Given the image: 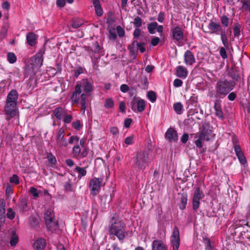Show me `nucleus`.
<instances>
[{"label": "nucleus", "mask_w": 250, "mask_h": 250, "mask_svg": "<svg viewBox=\"0 0 250 250\" xmlns=\"http://www.w3.org/2000/svg\"><path fill=\"white\" fill-rule=\"evenodd\" d=\"M170 243L173 247V250H178L180 245V232L177 227L173 228L170 236Z\"/></svg>", "instance_id": "obj_13"}, {"label": "nucleus", "mask_w": 250, "mask_h": 250, "mask_svg": "<svg viewBox=\"0 0 250 250\" xmlns=\"http://www.w3.org/2000/svg\"><path fill=\"white\" fill-rule=\"evenodd\" d=\"M125 229V224L121 219L113 216L110 221L108 232L110 236H116L123 243L126 234Z\"/></svg>", "instance_id": "obj_2"}, {"label": "nucleus", "mask_w": 250, "mask_h": 250, "mask_svg": "<svg viewBox=\"0 0 250 250\" xmlns=\"http://www.w3.org/2000/svg\"><path fill=\"white\" fill-rule=\"evenodd\" d=\"M236 97V95L234 92L229 93L228 96V98L231 101H234Z\"/></svg>", "instance_id": "obj_63"}, {"label": "nucleus", "mask_w": 250, "mask_h": 250, "mask_svg": "<svg viewBox=\"0 0 250 250\" xmlns=\"http://www.w3.org/2000/svg\"><path fill=\"white\" fill-rule=\"evenodd\" d=\"M234 150L240 163L242 165L246 164L247 160L240 146L238 144L234 145Z\"/></svg>", "instance_id": "obj_17"}, {"label": "nucleus", "mask_w": 250, "mask_h": 250, "mask_svg": "<svg viewBox=\"0 0 250 250\" xmlns=\"http://www.w3.org/2000/svg\"><path fill=\"white\" fill-rule=\"evenodd\" d=\"M134 38L132 43L128 46L130 52L136 56L138 50L143 53L146 51L145 45L146 44V39L141 32H133Z\"/></svg>", "instance_id": "obj_5"}, {"label": "nucleus", "mask_w": 250, "mask_h": 250, "mask_svg": "<svg viewBox=\"0 0 250 250\" xmlns=\"http://www.w3.org/2000/svg\"><path fill=\"white\" fill-rule=\"evenodd\" d=\"M72 154L76 158H84L87 156L88 151L85 147L81 149L79 145H75L73 147Z\"/></svg>", "instance_id": "obj_16"}, {"label": "nucleus", "mask_w": 250, "mask_h": 250, "mask_svg": "<svg viewBox=\"0 0 250 250\" xmlns=\"http://www.w3.org/2000/svg\"><path fill=\"white\" fill-rule=\"evenodd\" d=\"M173 109L175 112L179 115H181L183 112V105L180 102H177L173 105Z\"/></svg>", "instance_id": "obj_33"}, {"label": "nucleus", "mask_w": 250, "mask_h": 250, "mask_svg": "<svg viewBox=\"0 0 250 250\" xmlns=\"http://www.w3.org/2000/svg\"><path fill=\"white\" fill-rule=\"evenodd\" d=\"M38 36L35 32H28L26 35V40L28 45L35 46L37 43Z\"/></svg>", "instance_id": "obj_21"}, {"label": "nucleus", "mask_w": 250, "mask_h": 250, "mask_svg": "<svg viewBox=\"0 0 250 250\" xmlns=\"http://www.w3.org/2000/svg\"><path fill=\"white\" fill-rule=\"evenodd\" d=\"M132 23L135 28L134 31H141L140 27L142 25V20L140 17L138 16L135 17Z\"/></svg>", "instance_id": "obj_31"}, {"label": "nucleus", "mask_w": 250, "mask_h": 250, "mask_svg": "<svg viewBox=\"0 0 250 250\" xmlns=\"http://www.w3.org/2000/svg\"><path fill=\"white\" fill-rule=\"evenodd\" d=\"M198 103V97L195 94H193L186 102L187 108L190 110L194 109L196 107Z\"/></svg>", "instance_id": "obj_23"}, {"label": "nucleus", "mask_w": 250, "mask_h": 250, "mask_svg": "<svg viewBox=\"0 0 250 250\" xmlns=\"http://www.w3.org/2000/svg\"><path fill=\"white\" fill-rule=\"evenodd\" d=\"M105 250H121V249L118 246L117 244L114 243L111 246V248H106Z\"/></svg>", "instance_id": "obj_64"}, {"label": "nucleus", "mask_w": 250, "mask_h": 250, "mask_svg": "<svg viewBox=\"0 0 250 250\" xmlns=\"http://www.w3.org/2000/svg\"><path fill=\"white\" fill-rule=\"evenodd\" d=\"M229 32H222L221 35V40L222 43L225 47H229V42L228 41L227 36Z\"/></svg>", "instance_id": "obj_39"}, {"label": "nucleus", "mask_w": 250, "mask_h": 250, "mask_svg": "<svg viewBox=\"0 0 250 250\" xmlns=\"http://www.w3.org/2000/svg\"><path fill=\"white\" fill-rule=\"evenodd\" d=\"M56 141L58 147H66L68 146L67 140L64 138V129L63 128L57 130Z\"/></svg>", "instance_id": "obj_14"}, {"label": "nucleus", "mask_w": 250, "mask_h": 250, "mask_svg": "<svg viewBox=\"0 0 250 250\" xmlns=\"http://www.w3.org/2000/svg\"><path fill=\"white\" fill-rule=\"evenodd\" d=\"M147 97L151 103H154L157 99L156 93L153 91H149L147 92Z\"/></svg>", "instance_id": "obj_42"}, {"label": "nucleus", "mask_w": 250, "mask_h": 250, "mask_svg": "<svg viewBox=\"0 0 250 250\" xmlns=\"http://www.w3.org/2000/svg\"><path fill=\"white\" fill-rule=\"evenodd\" d=\"M172 37L174 42H180L184 39L183 32H172Z\"/></svg>", "instance_id": "obj_32"}, {"label": "nucleus", "mask_w": 250, "mask_h": 250, "mask_svg": "<svg viewBox=\"0 0 250 250\" xmlns=\"http://www.w3.org/2000/svg\"><path fill=\"white\" fill-rule=\"evenodd\" d=\"M9 181L11 183H13L16 185H18L19 184V177L16 174L13 175V176L11 177H10Z\"/></svg>", "instance_id": "obj_49"}, {"label": "nucleus", "mask_w": 250, "mask_h": 250, "mask_svg": "<svg viewBox=\"0 0 250 250\" xmlns=\"http://www.w3.org/2000/svg\"><path fill=\"white\" fill-rule=\"evenodd\" d=\"M103 179L94 177L92 178L89 184L90 194L93 196L97 195L99 192L102 184Z\"/></svg>", "instance_id": "obj_10"}, {"label": "nucleus", "mask_w": 250, "mask_h": 250, "mask_svg": "<svg viewBox=\"0 0 250 250\" xmlns=\"http://www.w3.org/2000/svg\"><path fill=\"white\" fill-rule=\"evenodd\" d=\"M134 137L133 135L127 137L125 140V143L127 145H132L133 143Z\"/></svg>", "instance_id": "obj_55"}, {"label": "nucleus", "mask_w": 250, "mask_h": 250, "mask_svg": "<svg viewBox=\"0 0 250 250\" xmlns=\"http://www.w3.org/2000/svg\"><path fill=\"white\" fill-rule=\"evenodd\" d=\"M188 73L187 69L182 66H178L176 68V75L179 78H186Z\"/></svg>", "instance_id": "obj_25"}, {"label": "nucleus", "mask_w": 250, "mask_h": 250, "mask_svg": "<svg viewBox=\"0 0 250 250\" xmlns=\"http://www.w3.org/2000/svg\"><path fill=\"white\" fill-rule=\"evenodd\" d=\"M6 215L8 219L12 220L15 218V213L13 211L11 208H9L7 209Z\"/></svg>", "instance_id": "obj_48"}, {"label": "nucleus", "mask_w": 250, "mask_h": 250, "mask_svg": "<svg viewBox=\"0 0 250 250\" xmlns=\"http://www.w3.org/2000/svg\"><path fill=\"white\" fill-rule=\"evenodd\" d=\"M95 53L97 54V57H100V56L103 55L104 54L102 53V49L101 48L100 45L97 42H96L95 44Z\"/></svg>", "instance_id": "obj_46"}, {"label": "nucleus", "mask_w": 250, "mask_h": 250, "mask_svg": "<svg viewBox=\"0 0 250 250\" xmlns=\"http://www.w3.org/2000/svg\"><path fill=\"white\" fill-rule=\"evenodd\" d=\"M79 141V138L77 136H72L70 137L68 143L70 144H72L74 143H78Z\"/></svg>", "instance_id": "obj_52"}, {"label": "nucleus", "mask_w": 250, "mask_h": 250, "mask_svg": "<svg viewBox=\"0 0 250 250\" xmlns=\"http://www.w3.org/2000/svg\"><path fill=\"white\" fill-rule=\"evenodd\" d=\"M165 137L168 141L177 142L178 140V135L177 131L172 128H169L165 133Z\"/></svg>", "instance_id": "obj_18"}, {"label": "nucleus", "mask_w": 250, "mask_h": 250, "mask_svg": "<svg viewBox=\"0 0 250 250\" xmlns=\"http://www.w3.org/2000/svg\"><path fill=\"white\" fill-rule=\"evenodd\" d=\"M183 82L179 79H175L173 82V85L176 87L181 86Z\"/></svg>", "instance_id": "obj_56"}, {"label": "nucleus", "mask_w": 250, "mask_h": 250, "mask_svg": "<svg viewBox=\"0 0 250 250\" xmlns=\"http://www.w3.org/2000/svg\"><path fill=\"white\" fill-rule=\"evenodd\" d=\"M165 19V14L164 12H161L158 15L157 20L160 22H163Z\"/></svg>", "instance_id": "obj_59"}, {"label": "nucleus", "mask_w": 250, "mask_h": 250, "mask_svg": "<svg viewBox=\"0 0 250 250\" xmlns=\"http://www.w3.org/2000/svg\"><path fill=\"white\" fill-rule=\"evenodd\" d=\"M62 111L63 109L62 107L56 108L53 111V114L57 119L61 120Z\"/></svg>", "instance_id": "obj_43"}, {"label": "nucleus", "mask_w": 250, "mask_h": 250, "mask_svg": "<svg viewBox=\"0 0 250 250\" xmlns=\"http://www.w3.org/2000/svg\"><path fill=\"white\" fill-rule=\"evenodd\" d=\"M7 59L10 63L13 64L17 61V57L14 53L9 52L7 54Z\"/></svg>", "instance_id": "obj_40"}, {"label": "nucleus", "mask_w": 250, "mask_h": 250, "mask_svg": "<svg viewBox=\"0 0 250 250\" xmlns=\"http://www.w3.org/2000/svg\"><path fill=\"white\" fill-rule=\"evenodd\" d=\"M132 120L130 118L125 119L124 122V126L126 128H129L132 123Z\"/></svg>", "instance_id": "obj_60"}, {"label": "nucleus", "mask_w": 250, "mask_h": 250, "mask_svg": "<svg viewBox=\"0 0 250 250\" xmlns=\"http://www.w3.org/2000/svg\"><path fill=\"white\" fill-rule=\"evenodd\" d=\"M152 250H167L163 242L160 240H154L152 242Z\"/></svg>", "instance_id": "obj_26"}, {"label": "nucleus", "mask_w": 250, "mask_h": 250, "mask_svg": "<svg viewBox=\"0 0 250 250\" xmlns=\"http://www.w3.org/2000/svg\"><path fill=\"white\" fill-rule=\"evenodd\" d=\"M158 26V23L156 22H152L149 23L147 25L148 31H153Z\"/></svg>", "instance_id": "obj_47"}, {"label": "nucleus", "mask_w": 250, "mask_h": 250, "mask_svg": "<svg viewBox=\"0 0 250 250\" xmlns=\"http://www.w3.org/2000/svg\"><path fill=\"white\" fill-rule=\"evenodd\" d=\"M29 192L31 194L34 199H36L39 196V194L41 193V191L37 189L34 187H31L29 189Z\"/></svg>", "instance_id": "obj_37"}, {"label": "nucleus", "mask_w": 250, "mask_h": 250, "mask_svg": "<svg viewBox=\"0 0 250 250\" xmlns=\"http://www.w3.org/2000/svg\"><path fill=\"white\" fill-rule=\"evenodd\" d=\"M105 23L108 31H124L120 25L116 23L115 18L112 12H109L106 18Z\"/></svg>", "instance_id": "obj_9"}, {"label": "nucleus", "mask_w": 250, "mask_h": 250, "mask_svg": "<svg viewBox=\"0 0 250 250\" xmlns=\"http://www.w3.org/2000/svg\"><path fill=\"white\" fill-rule=\"evenodd\" d=\"M220 21L222 27H227L229 25L230 20L226 15H223L220 17Z\"/></svg>", "instance_id": "obj_38"}, {"label": "nucleus", "mask_w": 250, "mask_h": 250, "mask_svg": "<svg viewBox=\"0 0 250 250\" xmlns=\"http://www.w3.org/2000/svg\"><path fill=\"white\" fill-rule=\"evenodd\" d=\"M130 107L134 112H143L146 107L145 101L144 100H139L137 101L134 98L130 102Z\"/></svg>", "instance_id": "obj_15"}, {"label": "nucleus", "mask_w": 250, "mask_h": 250, "mask_svg": "<svg viewBox=\"0 0 250 250\" xmlns=\"http://www.w3.org/2000/svg\"><path fill=\"white\" fill-rule=\"evenodd\" d=\"M119 108L122 112H125V111L126 106L124 102L122 101L119 104Z\"/></svg>", "instance_id": "obj_61"}, {"label": "nucleus", "mask_w": 250, "mask_h": 250, "mask_svg": "<svg viewBox=\"0 0 250 250\" xmlns=\"http://www.w3.org/2000/svg\"><path fill=\"white\" fill-rule=\"evenodd\" d=\"M95 9V12L97 16H101L103 15V9L101 7V6H99L97 7H94Z\"/></svg>", "instance_id": "obj_57"}, {"label": "nucleus", "mask_w": 250, "mask_h": 250, "mask_svg": "<svg viewBox=\"0 0 250 250\" xmlns=\"http://www.w3.org/2000/svg\"><path fill=\"white\" fill-rule=\"evenodd\" d=\"M214 108L215 111V115L220 119L223 120L224 118V113L221 109L220 104L218 102H215L214 103Z\"/></svg>", "instance_id": "obj_27"}, {"label": "nucleus", "mask_w": 250, "mask_h": 250, "mask_svg": "<svg viewBox=\"0 0 250 250\" xmlns=\"http://www.w3.org/2000/svg\"><path fill=\"white\" fill-rule=\"evenodd\" d=\"M46 158L48 160L50 166L54 167L57 163L56 157L51 152L46 153Z\"/></svg>", "instance_id": "obj_29"}, {"label": "nucleus", "mask_w": 250, "mask_h": 250, "mask_svg": "<svg viewBox=\"0 0 250 250\" xmlns=\"http://www.w3.org/2000/svg\"><path fill=\"white\" fill-rule=\"evenodd\" d=\"M93 90L92 83L85 79L77 83L72 92L70 97L71 103L73 105L80 104L83 114H84L87 108V98L90 96Z\"/></svg>", "instance_id": "obj_1"}, {"label": "nucleus", "mask_w": 250, "mask_h": 250, "mask_svg": "<svg viewBox=\"0 0 250 250\" xmlns=\"http://www.w3.org/2000/svg\"><path fill=\"white\" fill-rule=\"evenodd\" d=\"M46 240L44 238H38L34 243V248L36 250H43L46 246Z\"/></svg>", "instance_id": "obj_24"}, {"label": "nucleus", "mask_w": 250, "mask_h": 250, "mask_svg": "<svg viewBox=\"0 0 250 250\" xmlns=\"http://www.w3.org/2000/svg\"><path fill=\"white\" fill-rule=\"evenodd\" d=\"M205 194L202 189L198 187L195 188V190L193 193V196L192 200L193 209L197 210L200 207V200L203 198Z\"/></svg>", "instance_id": "obj_11"}, {"label": "nucleus", "mask_w": 250, "mask_h": 250, "mask_svg": "<svg viewBox=\"0 0 250 250\" xmlns=\"http://www.w3.org/2000/svg\"><path fill=\"white\" fill-rule=\"evenodd\" d=\"M45 48L42 47L40 50L31 58V64L35 67H41L43 61V55Z\"/></svg>", "instance_id": "obj_12"}, {"label": "nucleus", "mask_w": 250, "mask_h": 250, "mask_svg": "<svg viewBox=\"0 0 250 250\" xmlns=\"http://www.w3.org/2000/svg\"><path fill=\"white\" fill-rule=\"evenodd\" d=\"M212 131L209 125L205 123L203 125L201 130L195 134L194 138V143L198 148L203 147L205 141H208L212 137Z\"/></svg>", "instance_id": "obj_4"}, {"label": "nucleus", "mask_w": 250, "mask_h": 250, "mask_svg": "<svg viewBox=\"0 0 250 250\" xmlns=\"http://www.w3.org/2000/svg\"><path fill=\"white\" fill-rule=\"evenodd\" d=\"M184 62L187 65H191L195 62V59L192 52L187 50L184 55Z\"/></svg>", "instance_id": "obj_20"}, {"label": "nucleus", "mask_w": 250, "mask_h": 250, "mask_svg": "<svg viewBox=\"0 0 250 250\" xmlns=\"http://www.w3.org/2000/svg\"><path fill=\"white\" fill-rule=\"evenodd\" d=\"M72 125L73 127L77 130H79L83 127V125L81 124V121L79 120H77L75 122H73L72 124Z\"/></svg>", "instance_id": "obj_45"}, {"label": "nucleus", "mask_w": 250, "mask_h": 250, "mask_svg": "<svg viewBox=\"0 0 250 250\" xmlns=\"http://www.w3.org/2000/svg\"><path fill=\"white\" fill-rule=\"evenodd\" d=\"M17 206L20 211L23 212L26 210L27 207V201L25 200H21L20 201L18 204L17 205Z\"/></svg>", "instance_id": "obj_35"}, {"label": "nucleus", "mask_w": 250, "mask_h": 250, "mask_svg": "<svg viewBox=\"0 0 250 250\" xmlns=\"http://www.w3.org/2000/svg\"><path fill=\"white\" fill-rule=\"evenodd\" d=\"M220 54L221 57L224 59L228 57L226 49L223 47H221L220 49Z\"/></svg>", "instance_id": "obj_54"}, {"label": "nucleus", "mask_w": 250, "mask_h": 250, "mask_svg": "<svg viewBox=\"0 0 250 250\" xmlns=\"http://www.w3.org/2000/svg\"><path fill=\"white\" fill-rule=\"evenodd\" d=\"M241 6L240 10L242 12H247L250 13V2L247 0H242L241 1Z\"/></svg>", "instance_id": "obj_30"}, {"label": "nucleus", "mask_w": 250, "mask_h": 250, "mask_svg": "<svg viewBox=\"0 0 250 250\" xmlns=\"http://www.w3.org/2000/svg\"><path fill=\"white\" fill-rule=\"evenodd\" d=\"M235 81L221 79L215 84L216 94L221 98H224L235 88Z\"/></svg>", "instance_id": "obj_3"}, {"label": "nucleus", "mask_w": 250, "mask_h": 250, "mask_svg": "<svg viewBox=\"0 0 250 250\" xmlns=\"http://www.w3.org/2000/svg\"><path fill=\"white\" fill-rule=\"evenodd\" d=\"M19 94L16 90L12 89L8 94L6 102L10 103L18 104Z\"/></svg>", "instance_id": "obj_19"}, {"label": "nucleus", "mask_w": 250, "mask_h": 250, "mask_svg": "<svg viewBox=\"0 0 250 250\" xmlns=\"http://www.w3.org/2000/svg\"><path fill=\"white\" fill-rule=\"evenodd\" d=\"M148 153L146 150L137 152L132 159V167L138 170H144L148 165Z\"/></svg>", "instance_id": "obj_6"}, {"label": "nucleus", "mask_w": 250, "mask_h": 250, "mask_svg": "<svg viewBox=\"0 0 250 250\" xmlns=\"http://www.w3.org/2000/svg\"><path fill=\"white\" fill-rule=\"evenodd\" d=\"M75 170L78 173V177L81 178L86 175L87 173L85 168L81 167L78 166L75 167Z\"/></svg>", "instance_id": "obj_41"}, {"label": "nucleus", "mask_w": 250, "mask_h": 250, "mask_svg": "<svg viewBox=\"0 0 250 250\" xmlns=\"http://www.w3.org/2000/svg\"><path fill=\"white\" fill-rule=\"evenodd\" d=\"M44 219L46 227L49 231L53 232L57 230L58 226L55 221V216L52 209H48L45 212Z\"/></svg>", "instance_id": "obj_7"}, {"label": "nucleus", "mask_w": 250, "mask_h": 250, "mask_svg": "<svg viewBox=\"0 0 250 250\" xmlns=\"http://www.w3.org/2000/svg\"><path fill=\"white\" fill-rule=\"evenodd\" d=\"M83 68L82 67L80 66L74 70V77L76 78H78V76L80 74L83 73Z\"/></svg>", "instance_id": "obj_51"}, {"label": "nucleus", "mask_w": 250, "mask_h": 250, "mask_svg": "<svg viewBox=\"0 0 250 250\" xmlns=\"http://www.w3.org/2000/svg\"><path fill=\"white\" fill-rule=\"evenodd\" d=\"M120 90L123 93H126L129 90V87L127 84H123L120 86Z\"/></svg>", "instance_id": "obj_58"}, {"label": "nucleus", "mask_w": 250, "mask_h": 250, "mask_svg": "<svg viewBox=\"0 0 250 250\" xmlns=\"http://www.w3.org/2000/svg\"><path fill=\"white\" fill-rule=\"evenodd\" d=\"M114 101L111 98L105 99L104 105L105 108H112L114 107Z\"/></svg>", "instance_id": "obj_44"}, {"label": "nucleus", "mask_w": 250, "mask_h": 250, "mask_svg": "<svg viewBox=\"0 0 250 250\" xmlns=\"http://www.w3.org/2000/svg\"><path fill=\"white\" fill-rule=\"evenodd\" d=\"M208 27L212 31H222V27L216 19L210 20Z\"/></svg>", "instance_id": "obj_22"}, {"label": "nucleus", "mask_w": 250, "mask_h": 250, "mask_svg": "<svg viewBox=\"0 0 250 250\" xmlns=\"http://www.w3.org/2000/svg\"><path fill=\"white\" fill-rule=\"evenodd\" d=\"M160 39L158 37H153L151 39L150 44L153 46H155L158 45Z\"/></svg>", "instance_id": "obj_53"}, {"label": "nucleus", "mask_w": 250, "mask_h": 250, "mask_svg": "<svg viewBox=\"0 0 250 250\" xmlns=\"http://www.w3.org/2000/svg\"><path fill=\"white\" fill-rule=\"evenodd\" d=\"M73 119L72 116L70 114H66L64 116L63 121L65 124H69Z\"/></svg>", "instance_id": "obj_50"}, {"label": "nucleus", "mask_w": 250, "mask_h": 250, "mask_svg": "<svg viewBox=\"0 0 250 250\" xmlns=\"http://www.w3.org/2000/svg\"><path fill=\"white\" fill-rule=\"evenodd\" d=\"M188 140V135L185 133L183 135L181 138V142L183 144H186Z\"/></svg>", "instance_id": "obj_62"}, {"label": "nucleus", "mask_w": 250, "mask_h": 250, "mask_svg": "<svg viewBox=\"0 0 250 250\" xmlns=\"http://www.w3.org/2000/svg\"><path fill=\"white\" fill-rule=\"evenodd\" d=\"M6 203L3 199H0V221L2 222L5 219V207Z\"/></svg>", "instance_id": "obj_28"}, {"label": "nucleus", "mask_w": 250, "mask_h": 250, "mask_svg": "<svg viewBox=\"0 0 250 250\" xmlns=\"http://www.w3.org/2000/svg\"><path fill=\"white\" fill-rule=\"evenodd\" d=\"M188 201L187 195L186 194H183L180 197V203L179 204V208L183 210L187 206Z\"/></svg>", "instance_id": "obj_34"}, {"label": "nucleus", "mask_w": 250, "mask_h": 250, "mask_svg": "<svg viewBox=\"0 0 250 250\" xmlns=\"http://www.w3.org/2000/svg\"><path fill=\"white\" fill-rule=\"evenodd\" d=\"M19 242V237L16 233H13L10 239V244L12 247L16 246Z\"/></svg>", "instance_id": "obj_36"}, {"label": "nucleus", "mask_w": 250, "mask_h": 250, "mask_svg": "<svg viewBox=\"0 0 250 250\" xmlns=\"http://www.w3.org/2000/svg\"><path fill=\"white\" fill-rule=\"evenodd\" d=\"M4 114L6 115L5 120L9 122L13 117L19 115V110L17 104L5 102L4 107Z\"/></svg>", "instance_id": "obj_8"}]
</instances>
